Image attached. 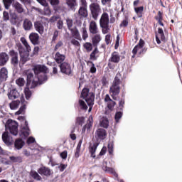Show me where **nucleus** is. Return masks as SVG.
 I'll return each instance as SVG.
<instances>
[{"label":"nucleus","mask_w":182,"mask_h":182,"mask_svg":"<svg viewBox=\"0 0 182 182\" xmlns=\"http://www.w3.org/2000/svg\"><path fill=\"white\" fill-rule=\"evenodd\" d=\"M123 83V77L120 73H117L109 90V93L113 100H117V95H120V85Z\"/></svg>","instance_id":"1"},{"label":"nucleus","mask_w":182,"mask_h":182,"mask_svg":"<svg viewBox=\"0 0 182 182\" xmlns=\"http://www.w3.org/2000/svg\"><path fill=\"white\" fill-rule=\"evenodd\" d=\"M100 26L102 28L103 35L110 32V26H109V14L104 12L100 19Z\"/></svg>","instance_id":"2"},{"label":"nucleus","mask_w":182,"mask_h":182,"mask_svg":"<svg viewBox=\"0 0 182 182\" xmlns=\"http://www.w3.org/2000/svg\"><path fill=\"white\" fill-rule=\"evenodd\" d=\"M91 16L94 21H97L99 15L102 14V7L97 2H93L89 6Z\"/></svg>","instance_id":"3"},{"label":"nucleus","mask_w":182,"mask_h":182,"mask_svg":"<svg viewBox=\"0 0 182 182\" xmlns=\"http://www.w3.org/2000/svg\"><path fill=\"white\" fill-rule=\"evenodd\" d=\"M5 127L6 130H9L11 134H13V136H18V133H19V129H18L19 124L16 121L8 119Z\"/></svg>","instance_id":"4"},{"label":"nucleus","mask_w":182,"mask_h":182,"mask_svg":"<svg viewBox=\"0 0 182 182\" xmlns=\"http://www.w3.org/2000/svg\"><path fill=\"white\" fill-rule=\"evenodd\" d=\"M78 16H80V19L87 18V16H89V12L87 11V1H86V0L80 1Z\"/></svg>","instance_id":"5"},{"label":"nucleus","mask_w":182,"mask_h":182,"mask_svg":"<svg viewBox=\"0 0 182 182\" xmlns=\"http://www.w3.org/2000/svg\"><path fill=\"white\" fill-rule=\"evenodd\" d=\"M145 43L143 39H140L139 43L132 50L133 56L132 58H134L136 55H137V52L140 50L139 55L144 54L146 52H147V48H143L144 47Z\"/></svg>","instance_id":"6"},{"label":"nucleus","mask_w":182,"mask_h":182,"mask_svg":"<svg viewBox=\"0 0 182 182\" xmlns=\"http://www.w3.org/2000/svg\"><path fill=\"white\" fill-rule=\"evenodd\" d=\"M95 137L97 143H100L102 140H105L107 137V131L103 128H98L95 131Z\"/></svg>","instance_id":"7"},{"label":"nucleus","mask_w":182,"mask_h":182,"mask_svg":"<svg viewBox=\"0 0 182 182\" xmlns=\"http://www.w3.org/2000/svg\"><path fill=\"white\" fill-rule=\"evenodd\" d=\"M58 66L61 73H63V75H67L68 76H70V74L72 73V65L70 63L65 61L60 64Z\"/></svg>","instance_id":"8"},{"label":"nucleus","mask_w":182,"mask_h":182,"mask_svg":"<svg viewBox=\"0 0 182 182\" xmlns=\"http://www.w3.org/2000/svg\"><path fill=\"white\" fill-rule=\"evenodd\" d=\"M90 92V90H89V88H83L82 90L81 97L85 99L86 102L95 100V93Z\"/></svg>","instance_id":"9"},{"label":"nucleus","mask_w":182,"mask_h":182,"mask_svg":"<svg viewBox=\"0 0 182 182\" xmlns=\"http://www.w3.org/2000/svg\"><path fill=\"white\" fill-rule=\"evenodd\" d=\"M166 41L167 40L166 39V36L164 35V31H163V28H158V32L156 33V43L158 45H160V43H161V41H162L164 45H166Z\"/></svg>","instance_id":"10"},{"label":"nucleus","mask_w":182,"mask_h":182,"mask_svg":"<svg viewBox=\"0 0 182 182\" xmlns=\"http://www.w3.org/2000/svg\"><path fill=\"white\" fill-rule=\"evenodd\" d=\"M108 67L109 69H113V66H112V63H119L120 62V54L119 53L114 51L112 54L110 58L108 60ZM112 62V63H110Z\"/></svg>","instance_id":"11"},{"label":"nucleus","mask_w":182,"mask_h":182,"mask_svg":"<svg viewBox=\"0 0 182 182\" xmlns=\"http://www.w3.org/2000/svg\"><path fill=\"white\" fill-rule=\"evenodd\" d=\"M33 70L34 72L35 76H38L39 73H43L44 75H46L48 73L49 69L48 67L43 65H36L33 68Z\"/></svg>","instance_id":"12"},{"label":"nucleus","mask_w":182,"mask_h":182,"mask_svg":"<svg viewBox=\"0 0 182 182\" xmlns=\"http://www.w3.org/2000/svg\"><path fill=\"white\" fill-rule=\"evenodd\" d=\"M9 56L11 58V63L14 66V68H16L18 65L19 64V60L18 58V52L15 51V50H11L9 52Z\"/></svg>","instance_id":"13"},{"label":"nucleus","mask_w":182,"mask_h":182,"mask_svg":"<svg viewBox=\"0 0 182 182\" xmlns=\"http://www.w3.org/2000/svg\"><path fill=\"white\" fill-rule=\"evenodd\" d=\"M7 96L9 100H15V99H18L21 95L16 88H10L8 90Z\"/></svg>","instance_id":"14"},{"label":"nucleus","mask_w":182,"mask_h":182,"mask_svg":"<svg viewBox=\"0 0 182 182\" xmlns=\"http://www.w3.org/2000/svg\"><path fill=\"white\" fill-rule=\"evenodd\" d=\"M104 102L107 103V107L110 110V112H112L114 108V106H116V102L113 101V100L110 98V95H109V94L105 95Z\"/></svg>","instance_id":"15"},{"label":"nucleus","mask_w":182,"mask_h":182,"mask_svg":"<svg viewBox=\"0 0 182 182\" xmlns=\"http://www.w3.org/2000/svg\"><path fill=\"white\" fill-rule=\"evenodd\" d=\"M93 126V116L90 115L88 118V120L86 124L82 129V134L86 133V129L87 132H90V129H92Z\"/></svg>","instance_id":"16"},{"label":"nucleus","mask_w":182,"mask_h":182,"mask_svg":"<svg viewBox=\"0 0 182 182\" xmlns=\"http://www.w3.org/2000/svg\"><path fill=\"white\" fill-rule=\"evenodd\" d=\"M89 31L90 33L92 35H96V33H99V28L97 27V23L95 21H91L89 25Z\"/></svg>","instance_id":"17"},{"label":"nucleus","mask_w":182,"mask_h":182,"mask_svg":"<svg viewBox=\"0 0 182 182\" xmlns=\"http://www.w3.org/2000/svg\"><path fill=\"white\" fill-rule=\"evenodd\" d=\"M29 134H31V129H29V127H21L19 136L21 139H28V137H29Z\"/></svg>","instance_id":"18"},{"label":"nucleus","mask_w":182,"mask_h":182,"mask_svg":"<svg viewBox=\"0 0 182 182\" xmlns=\"http://www.w3.org/2000/svg\"><path fill=\"white\" fill-rule=\"evenodd\" d=\"M12 7L14 8L15 12H16L17 14H23V12L25 11L23 6L18 1L14 2L12 4Z\"/></svg>","instance_id":"19"},{"label":"nucleus","mask_w":182,"mask_h":182,"mask_svg":"<svg viewBox=\"0 0 182 182\" xmlns=\"http://www.w3.org/2000/svg\"><path fill=\"white\" fill-rule=\"evenodd\" d=\"M34 28L40 35H43V33L45 32V27L43 26V23H42V21H37L34 23Z\"/></svg>","instance_id":"20"},{"label":"nucleus","mask_w":182,"mask_h":182,"mask_svg":"<svg viewBox=\"0 0 182 182\" xmlns=\"http://www.w3.org/2000/svg\"><path fill=\"white\" fill-rule=\"evenodd\" d=\"M38 173H39L41 176H46L48 177L52 174V171L48 167L42 166L38 169Z\"/></svg>","instance_id":"21"},{"label":"nucleus","mask_w":182,"mask_h":182,"mask_svg":"<svg viewBox=\"0 0 182 182\" xmlns=\"http://www.w3.org/2000/svg\"><path fill=\"white\" fill-rule=\"evenodd\" d=\"M2 140L4 143L6 144V146H11L12 144V138L9 135V132H4L2 134Z\"/></svg>","instance_id":"22"},{"label":"nucleus","mask_w":182,"mask_h":182,"mask_svg":"<svg viewBox=\"0 0 182 182\" xmlns=\"http://www.w3.org/2000/svg\"><path fill=\"white\" fill-rule=\"evenodd\" d=\"M33 28V24L32 23V21L29 18H25L23 22V28L24 31H31Z\"/></svg>","instance_id":"23"},{"label":"nucleus","mask_w":182,"mask_h":182,"mask_svg":"<svg viewBox=\"0 0 182 182\" xmlns=\"http://www.w3.org/2000/svg\"><path fill=\"white\" fill-rule=\"evenodd\" d=\"M30 41L33 45H39V34L36 33H31L29 35Z\"/></svg>","instance_id":"24"},{"label":"nucleus","mask_w":182,"mask_h":182,"mask_svg":"<svg viewBox=\"0 0 182 182\" xmlns=\"http://www.w3.org/2000/svg\"><path fill=\"white\" fill-rule=\"evenodd\" d=\"M65 59H66V56L63 54H61L60 52H57L55 54L54 60L58 65H61V63H63Z\"/></svg>","instance_id":"25"},{"label":"nucleus","mask_w":182,"mask_h":182,"mask_svg":"<svg viewBox=\"0 0 182 182\" xmlns=\"http://www.w3.org/2000/svg\"><path fill=\"white\" fill-rule=\"evenodd\" d=\"M31 58H29V53H26L24 54L20 55V62L19 65L23 66L28 60H30Z\"/></svg>","instance_id":"26"},{"label":"nucleus","mask_w":182,"mask_h":182,"mask_svg":"<svg viewBox=\"0 0 182 182\" xmlns=\"http://www.w3.org/2000/svg\"><path fill=\"white\" fill-rule=\"evenodd\" d=\"M9 60V55L6 53H0V66H4L6 65V63Z\"/></svg>","instance_id":"27"},{"label":"nucleus","mask_w":182,"mask_h":182,"mask_svg":"<svg viewBox=\"0 0 182 182\" xmlns=\"http://www.w3.org/2000/svg\"><path fill=\"white\" fill-rule=\"evenodd\" d=\"M93 35L94 36L92 38V46H94V48H97V45H99L100 41H102V36H100L99 33Z\"/></svg>","instance_id":"28"},{"label":"nucleus","mask_w":182,"mask_h":182,"mask_svg":"<svg viewBox=\"0 0 182 182\" xmlns=\"http://www.w3.org/2000/svg\"><path fill=\"white\" fill-rule=\"evenodd\" d=\"M70 31L74 39H77V41H82V36H80V33H79V30L77 29V28L75 27Z\"/></svg>","instance_id":"29"},{"label":"nucleus","mask_w":182,"mask_h":182,"mask_svg":"<svg viewBox=\"0 0 182 182\" xmlns=\"http://www.w3.org/2000/svg\"><path fill=\"white\" fill-rule=\"evenodd\" d=\"M100 143L99 142H95L92 146H90L89 148V151L91 154V157L93 159L96 158V150H97V146H99Z\"/></svg>","instance_id":"30"},{"label":"nucleus","mask_w":182,"mask_h":182,"mask_svg":"<svg viewBox=\"0 0 182 182\" xmlns=\"http://www.w3.org/2000/svg\"><path fill=\"white\" fill-rule=\"evenodd\" d=\"M65 4L71 11H75L77 6V0H65Z\"/></svg>","instance_id":"31"},{"label":"nucleus","mask_w":182,"mask_h":182,"mask_svg":"<svg viewBox=\"0 0 182 182\" xmlns=\"http://www.w3.org/2000/svg\"><path fill=\"white\" fill-rule=\"evenodd\" d=\"M23 146H25V141H23L22 139L18 138L15 140L14 141L15 149H16L17 150H21V149H22Z\"/></svg>","instance_id":"32"},{"label":"nucleus","mask_w":182,"mask_h":182,"mask_svg":"<svg viewBox=\"0 0 182 182\" xmlns=\"http://www.w3.org/2000/svg\"><path fill=\"white\" fill-rule=\"evenodd\" d=\"M8 77V70L5 68H2L0 70V81L4 82V80H6Z\"/></svg>","instance_id":"33"},{"label":"nucleus","mask_w":182,"mask_h":182,"mask_svg":"<svg viewBox=\"0 0 182 182\" xmlns=\"http://www.w3.org/2000/svg\"><path fill=\"white\" fill-rule=\"evenodd\" d=\"M35 79V77L33 76V73H26V85L27 87H31V83H32V80Z\"/></svg>","instance_id":"34"},{"label":"nucleus","mask_w":182,"mask_h":182,"mask_svg":"<svg viewBox=\"0 0 182 182\" xmlns=\"http://www.w3.org/2000/svg\"><path fill=\"white\" fill-rule=\"evenodd\" d=\"M154 19L157 21L159 25L161 26H164V23H163V12L158 11V14L156 16H155Z\"/></svg>","instance_id":"35"},{"label":"nucleus","mask_w":182,"mask_h":182,"mask_svg":"<svg viewBox=\"0 0 182 182\" xmlns=\"http://www.w3.org/2000/svg\"><path fill=\"white\" fill-rule=\"evenodd\" d=\"M135 14H136L138 18H143V12H144V6H141L135 7L134 9Z\"/></svg>","instance_id":"36"},{"label":"nucleus","mask_w":182,"mask_h":182,"mask_svg":"<svg viewBox=\"0 0 182 182\" xmlns=\"http://www.w3.org/2000/svg\"><path fill=\"white\" fill-rule=\"evenodd\" d=\"M40 80H41V78H39V77L35 75L34 79L33 80H31L29 88L35 89V87H36V86H38V85H39Z\"/></svg>","instance_id":"37"},{"label":"nucleus","mask_w":182,"mask_h":182,"mask_svg":"<svg viewBox=\"0 0 182 182\" xmlns=\"http://www.w3.org/2000/svg\"><path fill=\"white\" fill-rule=\"evenodd\" d=\"M97 53H99V50L97 49V47H95V48L90 55V59L91 60H97V58H99V55H97Z\"/></svg>","instance_id":"38"},{"label":"nucleus","mask_w":182,"mask_h":182,"mask_svg":"<svg viewBox=\"0 0 182 182\" xmlns=\"http://www.w3.org/2000/svg\"><path fill=\"white\" fill-rule=\"evenodd\" d=\"M30 176L33 178L34 180H36V181H41L42 180V177L36 172V171H31Z\"/></svg>","instance_id":"39"},{"label":"nucleus","mask_w":182,"mask_h":182,"mask_svg":"<svg viewBox=\"0 0 182 182\" xmlns=\"http://www.w3.org/2000/svg\"><path fill=\"white\" fill-rule=\"evenodd\" d=\"M21 104L20 100H16V101H12L10 104V109L11 110H15V109H18L19 107V105Z\"/></svg>","instance_id":"40"},{"label":"nucleus","mask_w":182,"mask_h":182,"mask_svg":"<svg viewBox=\"0 0 182 182\" xmlns=\"http://www.w3.org/2000/svg\"><path fill=\"white\" fill-rule=\"evenodd\" d=\"M29 87L26 86L24 89V94L26 96V100H29L32 96V91H31Z\"/></svg>","instance_id":"41"},{"label":"nucleus","mask_w":182,"mask_h":182,"mask_svg":"<svg viewBox=\"0 0 182 182\" xmlns=\"http://www.w3.org/2000/svg\"><path fill=\"white\" fill-rule=\"evenodd\" d=\"M17 48H18L19 55H23L25 53H30V52H31V51H28L27 49L26 50L25 48H23V46H22V44H18Z\"/></svg>","instance_id":"42"},{"label":"nucleus","mask_w":182,"mask_h":182,"mask_svg":"<svg viewBox=\"0 0 182 182\" xmlns=\"http://www.w3.org/2000/svg\"><path fill=\"white\" fill-rule=\"evenodd\" d=\"M85 124V117H78L76 118L75 125L82 127Z\"/></svg>","instance_id":"43"},{"label":"nucleus","mask_w":182,"mask_h":182,"mask_svg":"<svg viewBox=\"0 0 182 182\" xmlns=\"http://www.w3.org/2000/svg\"><path fill=\"white\" fill-rule=\"evenodd\" d=\"M100 127H104V129H107V127H109V119L103 117L100 122Z\"/></svg>","instance_id":"44"},{"label":"nucleus","mask_w":182,"mask_h":182,"mask_svg":"<svg viewBox=\"0 0 182 182\" xmlns=\"http://www.w3.org/2000/svg\"><path fill=\"white\" fill-rule=\"evenodd\" d=\"M14 2H15V0H3V4L6 9H9Z\"/></svg>","instance_id":"45"},{"label":"nucleus","mask_w":182,"mask_h":182,"mask_svg":"<svg viewBox=\"0 0 182 182\" xmlns=\"http://www.w3.org/2000/svg\"><path fill=\"white\" fill-rule=\"evenodd\" d=\"M21 41L23 43V45H24L26 49L28 50V52H31L32 49L31 48V46H29V43H28V41H26V39H25V38H21Z\"/></svg>","instance_id":"46"},{"label":"nucleus","mask_w":182,"mask_h":182,"mask_svg":"<svg viewBox=\"0 0 182 182\" xmlns=\"http://www.w3.org/2000/svg\"><path fill=\"white\" fill-rule=\"evenodd\" d=\"M11 161H12V163H22V157L21 156H10L9 157Z\"/></svg>","instance_id":"47"},{"label":"nucleus","mask_w":182,"mask_h":182,"mask_svg":"<svg viewBox=\"0 0 182 182\" xmlns=\"http://www.w3.org/2000/svg\"><path fill=\"white\" fill-rule=\"evenodd\" d=\"M108 148V153L110 156H113V151L114 149V144L113 142H109L107 146Z\"/></svg>","instance_id":"48"},{"label":"nucleus","mask_w":182,"mask_h":182,"mask_svg":"<svg viewBox=\"0 0 182 182\" xmlns=\"http://www.w3.org/2000/svg\"><path fill=\"white\" fill-rule=\"evenodd\" d=\"M82 36L83 41H86L87 38H89V34L87 33V30H86V27L82 28Z\"/></svg>","instance_id":"49"},{"label":"nucleus","mask_w":182,"mask_h":182,"mask_svg":"<svg viewBox=\"0 0 182 182\" xmlns=\"http://www.w3.org/2000/svg\"><path fill=\"white\" fill-rule=\"evenodd\" d=\"M78 103L81 110H87V105H86V102H85V101L79 100Z\"/></svg>","instance_id":"50"},{"label":"nucleus","mask_w":182,"mask_h":182,"mask_svg":"<svg viewBox=\"0 0 182 182\" xmlns=\"http://www.w3.org/2000/svg\"><path fill=\"white\" fill-rule=\"evenodd\" d=\"M39 50H41L39 46H35L33 53L31 54V57L33 58V56H38V55H39Z\"/></svg>","instance_id":"51"},{"label":"nucleus","mask_w":182,"mask_h":182,"mask_svg":"<svg viewBox=\"0 0 182 182\" xmlns=\"http://www.w3.org/2000/svg\"><path fill=\"white\" fill-rule=\"evenodd\" d=\"M124 103H125V100L124 98H121L119 101V110H121L122 112L123 109L124 108Z\"/></svg>","instance_id":"52"},{"label":"nucleus","mask_w":182,"mask_h":182,"mask_svg":"<svg viewBox=\"0 0 182 182\" xmlns=\"http://www.w3.org/2000/svg\"><path fill=\"white\" fill-rule=\"evenodd\" d=\"M16 83L18 85V86L22 87V86L25 85V79L20 77L16 80Z\"/></svg>","instance_id":"53"},{"label":"nucleus","mask_w":182,"mask_h":182,"mask_svg":"<svg viewBox=\"0 0 182 182\" xmlns=\"http://www.w3.org/2000/svg\"><path fill=\"white\" fill-rule=\"evenodd\" d=\"M84 48L86 49L87 52H90L92 49H93V45L91 43H85Z\"/></svg>","instance_id":"54"},{"label":"nucleus","mask_w":182,"mask_h":182,"mask_svg":"<svg viewBox=\"0 0 182 182\" xmlns=\"http://www.w3.org/2000/svg\"><path fill=\"white\" fill-rule=\"evenodd\" d=\"M89 63H90V65H92V66L90 69V73H96L97 69H96V67L95 66V63H93V62H92V61H88L87 65H89Z\"/></svg>","instance_id":"55"},{"label":"nucleus","mask_w":182,"mask_h":182,"mask_svg":"<svg viewBox=\"0 0 182 182\" xmlns=\"http://www.w3.org/2000/svg\"><path fill=\"white\" fill-rule=\"evenodd\" d=\"M123 116V112H116L115 114V117H114V119H115V122L117 123H119V121L120 120V119H122V117Z\"/></svg>","instance_id":"56"},{"label":"nucleus","mask_w":182,"mask_h":182,"mask_svg":"<svg viewBox=\"0 0 182 182\" xmlns=\"http://www.w3.org/2000/svg\"><path fill=\"white\" fill-rule=\"evenodd\" d=\"M26 109V105H23L20 107L19 110L16 112V114L19 115V114H22L25 113Z\"/></svg>","instance_id":"57"},{"label":"nucleus","mask_w":182,"mask_h":182,"mask_svg":"<svg viewBox=\"0 0 182 182\" xmlns=\"http://www.w3.org/2000/svg\"><path fill=\"white\" fill-rule=\"evenodd\" d=\"M62 46H63V41H58L55 44V46L54 48V51L55 52L58 51L60 48H62Z\"/></svg>","instance_id":"58"},{"label":"nucleus","mask_w":182,"mask_h":182,"mask_svg":"<svg viewBox=\"0 0 182 182\" xmlns=\"http://www.w3.org/2000/svg\"><path fill=\"white\" fill-rule=\"evenodd\" d=\"M66 22H67V26H68V28L69 29V31H70V29H73L72 26H73V20H72L70 18H68L66 20Z\"/></svg>","instance_id":"59"},{"label":"nucleus","mask_w":182,"mask_h":182,"mask_svg":"<svg viewBox=\"0 0 182 182\" xmlns=\"http://www.w3.org/2000/svg\"><path fill=\"white\" fill-rule=\"evenodd\" d=\"M128 26H129V20L127 18L123 20L119 25L120 28L122 27L127 28Z\"/></svg>","instance_id":"60"},{"label":"nucleus","mask_w":182,"mask_h":182,"mask_svg":"<svg viewBox=\"0 0 182 182\" xmlns=\"http://www.w3.org/2000/svg\"><path fill=\"white\" fill-rule=\"evenodd\" d=\"M101 3L102 5L109 6V8L112 6V0H101Z\"/></svg>","instance_id":"61"},{"label":"nucleus","mask_w":182,"mask_h":182,"mask_svg":"<svg viewBox=\"0 0 182 182\" xmlns=\"http://www.w3.org/2000/svg\"><path fill=\"white\" fill-rule=\"evenodd\" d=\"M60 19V16H53L50 18V22L53 23V22H56V21H59Z\"/></svg>","instance_id":"62"},{"label":"nucleus","mask_w":182,"mask_h":182,"mask_svg":"<svg viewBox=\"0 0 182 182\" xmlns=\"http://www.w3.org/2000/svg\"><path fill=\"white\" fill-rule=\"evenodd\" d=\"M57 27L58 29H63V21H62L61 18H60L57 22Z\"/></svg>","instance_id":"63"},{"label":"nucleus","mask_w":182,"mask_h":182,"mask_svg":"<svg viewBox=\"0 0 182 182\" xmlns=\"http://www.w3.org/2000/svg\"><path fill=\"white\" fill-rule=\"evenodd\" d=\"M36 141L33 138V136H29L26 141L27 144L29 146V144H32V143H35Z\"/></svg>","instance_id":"64"}]
</instances>
